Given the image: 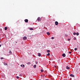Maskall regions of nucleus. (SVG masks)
<instances>
[{"label": "nucleus", "instance_id": "obj_1", "mask_svg": "<svg viewBox=\"0 0 80 80\" xmlns=\"http://www.w3.org/2000/svg\"><path fill=\"white\" fill-rule=\"evenodd\" d=\"M27 37H26V36H24L22 38L23 40H27Z\"/></svg>", "mask_w": 80, "mask_h": 80}, {"label": "nucleus", "instance_id": "obj_2", "mask_svg": "<svg viewBox=\"0 0 80 80\" xmlns=\"http://www.w3.org/2000/svg\"><path fill=\"white\" fill-rule=\"evenodd\" d=\"M55 24L56 25H58V22L57 21H56L55 22Z\"/></svg>", "mask_w": 80, "mask_h": 80}, {"label": "nucleus", "instance_id": "obj_3", "mask_svg": "<svg viewBox=\"0 0 80 80\" xmlns=\"http://www.w3.org/2000/svg\"><path fill=\"white\" fill-rule=\"evenodd\" d=\"M62 57H66V55H65V54L63 53V54H62Z\"/></svg>", "mask_w": 80, "mask_h": 80}, {"label": "nucleus", "instance_id": "obj_4", "mask_svg": "<svg viewBox=\"0 0 80 80\" xmlns=\"http://www.w3.org/2000/svg\"><path fill=\"white\" fill-rule=\"evenodd\" d=\"M70 76L71 77H75V76H74V75H73L72 74H70Z\"/></svg>", "mask_w": 80, "mask_h": 80}, {"label": "nucleus", "instance_id": "obj_5", "mask_svg": "<svg viewBox=\"0 0 80 80\" xmlns=\"http://www.w3.org/2000/svg\"><path fill=\"white\" fill-rule=\"evenodd\" d=\"M25 22L27 23V22H28V19H26L25 20Z\"/></svg>", "mask_w": 80, "mask_h": 80}, {"label": "nucleus", "instance_id": "obj_6", "mask_svg": "<svg viewBox=\"0 0 80 80\" xmlns=\"http://www.w3.org/2000/svg\"><path fill=\"white\" fill-rule=\"evenodd\" d=\"M66 69H67L68 70H69V69H70V67L67 66H66Z\"/></svg>", "mask_w": 80, "mask_h": 80}, {"label": "nucleus", "instance_id": "obj_7", "mask_svg": "<svg viewBox=\"0 0 80 80\" xmlns=\"http://www.w3.org/2000/svg\"><path fill=\"white\" fill-rule=\"evenodd\" d=\"M38 21H40L41 20V19L40 18H38Z\"/></svg>", "mask_w": 80, "mask_h": 80}, {"label": "nucleus", "instance_id": "obj_8", "mask_svg": "<svg viewBox=\"0 0 80 80\" xmlns=\"http://www.w3.org/2000/svg\"><path fill=\"white\" fill-rule=\"evenodd\" d=\"M9 54H11V55H12V51H11L10 50L9 51Z\"/></svg>", "mask_w": 80, "mask_h": 80}, {"label": "nucleus", "instance_id": "obj_9", "mask_svg": "<svg viewBox=\"0 0 80 80\" xmlns=\"http://www.w3.org/2000/svg\"><path fill=\"white\" fill-rule=\"evenodd\" d=\"M38 55L39 57H41V54L40 53H38Z\"/></svg>", "mask_w": 80, "mask_h": 80}, {"label": "nucleus", "instance_id": "obj_10", "mask_svg": "<svg viewBox=\"0 0 80 80\" xmlns=\"http://www.w3.org/2000/svg\"><path fill=\"white\" fill-rule=\"evenodd\" d=\"M29 29L30 30H33V29L32 28H29Z\"/></svg>", "mask_w": 80, "mask_h": 80}, {"label": "nucleus", "instance_id": "obj_11", "mask_svg": "<svg viewBox=\"0 0 80 80\" xmlns=\"http://www.w3.org/2000/svg\"><path fill=\"white\" fill-rule=\"evenodd\" d=\"M47 34L48 35H50V33L48 32H47Z\"/></svg>", "mask_w": 80, "mask_h": 80}, {"label": "nucleus", "instance_id": "obj_12", "mask_svg": "<svg viewBox=\"0 0 80 80\" xmlns=\"http://www.w3.org/2000/svg\"><path fill=\"white\" fill-rule=\"evenodd\" d=\"M47 53H50V50H48L47 51Z\"/></svg>", "mask_w": 80, "mask_h": 80}, {"label": "nucleus", "instance_id": "obj_13", "mask_svg": "<svg viewBox=\"0 0 80 80\" xmlns=\"http://www.w3.org/2000/svg\"><path fill=\"white\" fill-rule=\"evenodd\" d=\"M7 29H8V27H5L4 28V30H7Z\"/></svg>", "mask_w": 80, "mask_h": 80}, {"label": "nucleus", "instance_id": "obj_14", "mask_svg": "<svg viewBox=\"0 0 80 80\" xmlns=\"http://www.w3.org/2000/svg\"><path fill=\"white\" fill-rule=\"evenodd\" d=\"M76 35H77V36H78V35H79V33H78V32H77L76 34Z\"/></svg>", "mask_w": 80, "mask_h": 80}, {"label": "nucleus", "instance_id": "obj_15", "mask_svg": "<svg viewBox=\"0 0 80 80\" xmlns=\"http://www.w3.org/2000/svg\"><path fill=\"white\" fill-rule=\"evenodd\" d=\"M3 64L5 65H7V63H6V62H4Z\"/></svg>", "mask_w": 80, "mask_h": 80}, {"label": "nucleus", "instance_id": "obj_16", "mask_svg": "<svg viewBox=\"0 0 80 80\" xmlns=\"http://www.w3.org/2000/svg\"><path fill=\"white\" fill-rule=\"evenodd\" d=\"M33 67L34 68H36V67H37V66L36 65H34L33 66Z\"/></svg>", "mask_w": 80, "mask_h": 80}, {"label": "nucleus", "instance_id": "obj_17", "mask_svg": "<svg viewBox=\"0 0 80 80\" xmlns=\"http://www.w3.org/2000/svg\"><path fill=\"white\" fill-rule=\"evenodd\" d=\"M50 55V53H48V54H47V56H49V55Z\"/></svg>", "mask_w": 80, "mask_h": 80}, {"label": "nucleus", "instance_id": "obj_18", "mask_svg": "<svg viewBox=\"0 0 80 80\" xmlns=\"http://www.w3.org/2000/svg\"><path fill=\"white\" fill-rule=\"evenodd\" d=\"M74 50H75V51H76V50H77V48H75V49H74Z\"/></svg>", "mask_w": 80, "mask_h": 80}, {"label": "nucleus", "instance_id": "obj_19", "mask_svg": "<svg viewBox=\"0 0 80 80\" xmlns=\"http://www.w3.org/2000/svg\"><path fill=\"white\" fill-rule=\"evenodd\" d=\"M41 72H43V70L42 69H41Z\"/></svg>", "mask_w": 80, "mask_h": 80}, {"label": "nucleus", "instance_id": "obj_20", "mask_svg": "<svg viewBox=\"0 0 80 80\" xmlns=\"http://www.w3.org/2000/svg\"><path fill=\"white\" fill-rule=\"evenodd\" d=\"M73 35H76V33H75V32H74V33H73Z\"/></svg>", "mask_w": 80, "mask_h": 80}, {"label": "nucleus", "instance_id": "obj_21", "mask_svg": "<svg viewBox=\"0 0 80 80\" xmlns=\"http://www.w3.org/2000/svg\"><path fill=\"white\" fill-rule=\"evenodd\" d=\"M16 78L18 79L19 78V77H18V76H17Z\"/></svg>", "mask_w": 80, "mask_h": 80}, {"label": "nucleus", "instance_id": "obj_22", "mask_svg": "<svg viewBox=\"0 0 80 80\" xmlns=\"http://www.w3.org/2000/svg\"><path fill=\"white\" fill-rule=\"evenodd\" d=\"M19 76L20 77H22V74H20Z\"/></svg>", "mask_w": 80, "mask_h": 80}, {"label": "nucleus", "instance_id": "obj_23", "mask_svg": "<svg viewBox=\"0 0 80 80\" xmlns=\"http://www.w3.org/2000/svg\"><path fill=\"white\" fill-rule=\"evenodd\" d=\"M51 38L52 40H53V39H54V38L53 37H52Z\"/></svg>", "mask_w": 80, "mask_h": 80}, {"label": "nucleus", "instance_id": "obj_24", "mask_svg": "<svg viewBox=\"0 0 80 80\" xmlns=\"http://www.w3.org/2000/svg\"><path fill=\"white\" fill-rule=\"evenodd\" d=\"M76 38H75V37L74 38H73L74 40H76Z\"/></svg>", "mask_w": 80, "mask_h": 80}, {"label": "nucleus", "instance_id": "obj_25", "mask_svg": "<svg viewBox=\"0 0 80 80\" xmlns=\"http://www.w3.org/2000/svg\"><path fill=\"white\" fill-rule=\"evenodd\" d=\"M68 41H70V39H68Z\"/></svg>", "mask_w": 80, "mask_h": 80}, {"label": "nucleus", "instance_id": "obj_26", "mask_svg": "<svg viewBox=\"0 0 80 80\" xmlns=\"http://www.w3.org/2000/svg\"><path fill=\"white\" fill-rule=\"evenodd\" d=\"M3 57H2V58H1V60H2V59H3Z\"/></svg>", "mask_w": 80, "mask_h": 80}, {"label": "nucleus", "instance_id": "obj_27", "mask_svg": "<svg viewBox=\"0 0 80 80\" xmlns=\"http://www.w3.org/2000/svg\"><path fill=\"white\" fill-rule=\"evenodd\" d=\"M65 37H67L68 36V35H67V34H65Z\"/></svg>", "mask_w": 80, "mask_h": 80}, {"label": "nucleus", "instance_id": "obj_28", "mask_svg": "<svg viewBox=\"0 0 80 80\" xmlns=\"http://www.w3.org/2000/svg\"><path fill=\"white\" fill-rule=\"evenodd\" d=\"M69 53L70 54H71V53H72V52H69Z\"/></svg>", "mask_w": 80, "mask_h": 80}, {"label": "nucleus", "instance_id": "obj_29", "mask_svg": "<svg viewBox=\"0 0 80 80\" xmlns=\"http://www.w3.org/2000/svg\"><path fill=\"white\" fill-rule=\"evenodd\" d=\"M37 63H38V62H36V64H37Z\"/></svg>", "mask_w": 80, "mask_h": 80}, {"label": "nucleus", "instance_id": "obj_30", "mask_svg": "<svg viewBox=\"0 0 80 80\" xmlns=\"http://www.w3.org/2000/svg\"><path fill=\"white\" fill-rule=\"evenodd\" d=\"M10 55V54H7V56H9Z\"/></svg>", "mask_w": 80, "mask_h": 80}, {"label": "nucleus", "instance_id": "obj_31", "mask_svg": "<svg viewBox=\"0 0 80 80\" xmlns=\"http://www.w3.org/2000/svg\"><path fill=\"white\" fill-rule=\"evenodd\" d=\"M23 67H25V65H23Z\"/></svg>", "mask_w": 80, "mask_h": 80}, {"label": "nucleus", "instance_id": "obj_32", "mask_svg": "<svg viewBox=\"0 0 80 80\" xmlns=\"http://www.w3.org/2000/svg\"><path fill=\"white\" fill-rule=\"evenodd\" d=\"M1 46H2V45H0V47H1Z\"/></svg>", "mask_w": 80, "mask_h": 80}, {"label": "nucleus", "instance_id": "obj_33", "mask_svg": "<svg viewBox=\"0 0 80 80\" xmlns=\"http://www.w3.org/2000/svg\"><path fill=\"white\" fill-rule=\"evenodd\" d=\"M21 67H22V65H21Z\"/></svg>", "mask_w": 80, "mask_h": 80}, {"label": "nucleus", "instance_id": "obj_34", "mask_svg": "<svg viewBox=\"0 0 80 80\" xmlns=\"http://www.w3.org/2000/svg\"><path fill=\"white\" fill-rule=\"evenodd\" d=\"M45 80H49V79H45Z\"/></svg>", "mask_w": 80, "mask_h": 80}, {"label": "nucleus", "instance_id": "obj_35", "mask_svg": "<svg viewBox=\"0 0 80 80\" xmlns=\"http://www.w3.org/2000/svg\"><path fill=\"white\" fill-rule=\"evenodd\" d=\"M43 77L44 78H45V76H43Z\"/></svg>", "mask_w": 80, "mask_h": 80}, {"label": "nucleus", "instance_id": "obj_36", "mask_svg": "<svg viewBox=\"0 0 80 80\" xmlns=\"http://www.w3.org/2000/svg\"><path fill=\"white\" fill-rule=\"evenodd\" d=\"M72 50H73V49H71V51H72Z\"/></svg>", "mask_w": 80, "mask_h": 80}, {"label": "nucleus", "instance_id": "obj_37", "mask_svg": "<svg viewBox=\"0 0 80 80\" xmlns=\"http://www.w3.org/2000/svg\"><path fill=\"white\" fill-rule=\"evenodd\" d=\"M16 43H17V42H16Z\"/></svg>", "mask_w": 80, "mask_h": 80}, {"label": "nucleus", "instance_id": "obj_38", "mask_svg": "<svg viewBox=\"0 0 80 80\" xmlns=\"http://www.w3.org/2000/svg\"><path fill=\"white\" fill-rule=\"evenodd\" d=\"M41 76H42V75H41Z\"/></svg>", "mask_w": 80, "mask_h": 80}]
</instances>
